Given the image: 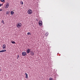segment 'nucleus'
<instances>
[{"mask_svg":"<svg viewBox=\"0 0 80 80\" xmlns=\"http://www.w3.org/2000/svg\"><path fill=\"white\" fill-rule=\"evenodd\" d=\"M11 43H13V44H15V42L14 41H11Z\"/></svg>","mask_w":80,"mask_h":80,"instance_id":"obj_15","label":"nucleus"},{"mask_svg":"<svg viewBox=\"0 0 80 80\" xmlns=\"http://www.w3.org/2000/svg\"><path fill=\"white\" fill-rule=\"evenodd\" d=\"M9 6V3H7L6 6L5 7V8H7Z\"/></svg>","mask_w":80,"mask_h":80,"instance_id":"obj_5","label":"nucleus"},{"mask_svg":"<svg viewBox=\"0 0 80 80\" xmlns=\"http://www.w3.org/2000/svg\"><path fill=\"white\" fill-rule=\"evenodd\" d=\"M3 49H5L6 48V45L4 44L2 46Z\"/></svg>","mask_w":80,"mask_h":80,"instance_id":"obj_7","label":"nucleus"},{"mask_svg":"<svg viewBox=\"0 0 80 80\" xmlns=\"http://www.w3.org/2000/svg\"><path fill=\"white\" fill-rule=\"evenodd\" d=\"M48 35V32H46V35L47 36Z\"/></svg>","mask_w":80,"mask_h":80,"instance_id":"obj_13","label":"nucleus"},{"mask_svg":"<svg viewBox=\"0 0 80 80\" xmlns=\"http://www.w3.org/2000/svg\"><path fill=\"white\" fill-rule=\"evenodd\" d=\"M2 2H5V0H0Z\"/></svg>","mask_w":80,"mask_h":80,"instance_id":"obj_17","label":"nucleus"},{"mask_svg":"<svg viewBox=\"0 0 80 80\" xmlns=\"http://www.w3.org/2000/svg\"><path fill=\"white\" fill-rule=\"evenodd\" d=\"M28 13L29 15H31V14H32V11L30 9H28Z\"/></svg>","mask_w":80,"mask_h":80,"instance_id":"obj_2","label":"nucleus"},{"mask_svg":"<svg viewBox=\"0 0 80 80\" xmlns=\"http://www.w3.org/2000/svg\"><path fill=\"white\" fill-rule=\"evenodd\" d=\"M27 35H31V33L29 32H28Z\"/></svg>","mask_w":80,"mask_h":80,"instance_id":"obj_14","label":"nucleus"},{"mask_svg":"<svg viewBox=\"0 0 80 80\" xmlns=\"http://www.w3.org/2000/svg\"><path fill=\"white\" fill-rule=\"evenodd\" d=\"M30 55H34V52H30Z\"/></svg>","mask_w":80,"mask_h":80,"instance_id":"obj_8","label":"nucleus"},{"mask_svg":"<svg viewBox=\"0 0 80 80\" xmlns=\"http://www.w3.org/2000/svg\"><path fill=\"white\" fill-rule=\"evenodd\" d=\"M30 50H31V49H28L27 50H26V53H29L30 52Z\"/></svg>","mask_w":80,"mask_h":80,"instance_id":"obj_4","label":"nucleus"},{"mask_svg":"<svg viewBox=\"0 0 80 80\" xmlns=\"http://www.w3.org/2000/svg\"><path fill=\"white\" fill-rule=\"evenodd\" d=\"M22 26V24L21 23H18L17 24V27L18 28H20Z\"/></svg>","mask_w":80,"mask_h":80,"instance_id":"obj_1","label":"nucleus"},{"mask_svg":"<svg viewBox=\"0 0 80 80\" xmlns=\"http://www.w3.org/2000/svg\"><path fill=\"white\" fill-rule=\"evenodd\" d=\"M2 6V4H0V7H1V6Z\"/></svg>","mask_w":80,"mask_h":80,"instance_id":"obj_21","label":"nucleus"},{"mask_svg":"<svg viewBox=\"0 0 80 80\" xmlns=\"http://www.w3.org/2000/svg\"><path fill=\"white\" fill-rule=\"evenodd\" d=\"M1 69L0 68V71L1 72Z\"/></svg>","mask_w":80,"mask_h":80,"instance_id":"obj_23","label":"nucleus"},{"mask_svg":"<svg viewBox=\"0 0 80 80\" xmlns=\"http://www.w3.org/2000/svg\"><path fill=\"white\" fill-rule=\"evenodd\" d=\"M49 80H53V78H49Z\"/></svg>","mask_w":80,"mask_h":80,"instance_id":"obj_18","label":"nucleus"},{"mask_svg":"<svg viewBox=\"0 0 80 80\" xmlns=\"http://www.w3.org/2000/svg\"><path fill=\"white\" fill-rule=\"evenodd\" d=\"M11 15H13V14H14V12L13 11H12L11 12Z\"/></svg>","mask_w":80,"mask_h":80,"instance_id":"obj_10","label":"nucleus"},{"mask_svg":"<svg viewBox=\"0 0 80 80\" xmlns=\"http://www.w3.org/2000/svg\"><path fill=\"white\" fill-rule=\"evenodd\" d=\"M22 55H23V56H25L27 55V53H26V52H22Z\"/></svg>","mask_w":80,"mask_h":80,"instance_id":"obj_6","label":"nucleus"},{"mask_svg":"<svg viewBox=\"0 0 80 80\" xmlns=\"http://www.w3.org/2000/svg\"><path fill=\"white\" fill-rule=\"evenodd\" d=\"M0 11H2V9H0Z\"/></svg>","mask_w":80,"mask_h":80,"instance_id":"obj_22","label":"nucleus"},{"mask_svg":"<svg viewBox=\"0 0 80 80\" xmlns=\"http://www.w3.org/2000/svg\"><path fill=\"white\" fill-rule=\"evenodd\" d=\"M20 3L21 5H23V2L22 1H21Z\"/></svg>","mask_w":80,"mask_h":80,"instance_id":"obj_16","label":"nucleus"},{"mask_svg":"<svg viewBox=\"0 0 80 80\" xmlns=\"http://www.w3.org/2000/svg\"><path fill=\"white\" fill-rule=\"evenodd\" d=\"M4 22L3 21V20H2V22L3 23V24H4Z\"/></svg>","mask_w":80,"mask_h":80,"instance_id":"obj_19","label":"nucleus"},{"mask_svg":"<svg viewBox=\"0 0 80 80\" xmlns=\"http://www.w3.org/2000/svg\"><path fill=\"white\" fill-rule=\"evenodd\" d=\"M7 50L5 49H3V50H1L0 51V52H6Z\"/></svg>","mask_w":80,"mask_h":80,"instance_id":"obj_9","label":"nucleus"},{"mask_svg":"<svg viewBox=\"0 0 80 80\" xmlns=\"http://www.w3.org/2000/svg\"><path fill=\"white\" fill-rule=\"evenodd\" d=\"M25 75H26V78H28V74L27 73H25Z\"/></svg>","mask_w":80,"mask_h":80,"instance_id":"obj_11","label":"nucleus"},{"mask_svg":"<svg viewBox=\"0 0 80 80\" xmlns=\"http://www.w3.org/2000/svg\"><path fill=\"white\" fill-rule=\"evenodd\" d=\"M39 24L40 27L42 26V22L41 21H40L39 22Z\"/></svg>","mask_w":80,"mask_h":80,"instance_id":"obj_3","label":"nucleus"},{"mask_svg":"<svg viewBox=\"0 0 80 80\" xmlns=\"http://www.w3.org/2000/svg\"><path fill=\"white\" fill-rule=\"evenodd\" d=\"M9 13H10V11H8L6 12V14L7 15H9Z\"/></svg>","mask_w":80,"mask_h":80,"instance_id":"obj_12","label":"nucleus"},{"mask_svg":"<svg viewBox=\"0 0 80 80\" xmlns=\"http://www.w3.org/2000/svg\"><path fill=\"white\" fill-rule=\"evenodd\" d=\"M17 58V59H18V58H19V55H18Z\"/></svg>","mask_w":80,"mask_h":80,"instance_id":"obj_20","label":"nucleus"}]
</instances>
